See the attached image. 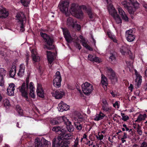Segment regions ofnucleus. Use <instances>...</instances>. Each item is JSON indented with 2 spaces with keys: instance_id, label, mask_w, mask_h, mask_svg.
Returning <instances> with one entry per match:
<instances>
[{
  "instance_id": "42",
  "label": "nucleus",
  "mask_w": 147,
  "mask_h": 147,
  "mask_svg": "<svg viewBox=\"0 0 147 147\" xmlns=\"http://www.w3.org/2000/svg\"><path fill=\"white\" fill-rule=\"evenodd\" d=\"M50 144L51 143L50 142L45 139L44 140L43 144L44 147H49L50 146Z\"/></svg>"
},
{
  "instance_id": "52",
  "label": "nucleus",
  "mask_w": 147,
  "mask_h": 147,
  "mask_svg": "<svg viewBox=\"0 0 147 147\" xmlns=\"http://www.w3.org/2000/svg\"><path fill=\"white\" fill-rule=\"evenodd\" d=\"M138 134L140 135H141L142 134V131L141 130V129L137 130Z\"/></svg>"
},
{
  "instance_id": "53",
  "label": "nucleus",
  "mask_w": 147,
  "mask_h": 147,
  "mask_svg": "<svg viewBox=\"0 0 147 147\" xmlns=\"http://www.w3.org/2000/svg\"><path fill=\"white\" fill-rule=\"evenodd\" d=\"M29 80L28 79H26V82H25V84L27 86L29 87Z\"/></svg>"
},
{
  "instance_id": "31",
  "label": "nucleus",
  "mask_w": 147,
  "mask_h": 147,
  "mask_svg": "<svg viewBox=\"0 0 147 147\" xmlns=\"http://www.w3.org/2000/svg\"><path fill=\"white\" fill-rule=\"evenodd\" d=\"M105 116V115L101 111H100L99 114H97L94 119L95 121H98L102 119Z\"/></svg>"
},
{
  "instance_id": "15",
  "label": "nucleus",
  "mask_w": 147,
  "mask_h": 147,
  "mask_svg": "<svg viewBox=\"0 0 147 147\" xmlns=\"http://www.w3.org/2000/svg\"><path fill=\"white\" fill-rule=\"evenodd\" d=\"M133 31L130 29L125 32V36L128 41L131 42L133 41L135 38V36L133 34Z\"/></svg>"
},
{
  "instance_id": "19",
  "label": "nucleus",
  "mask_w": 147,
  "mask_h": 147,
  "mask_svg": "<svg viewBox=\"0 0 147 147\" xmlns=\"http://www.w3.org/2000/svg\"><path fill=\"white\" fill-rule=\"evenodd\" d=\"M117 9L119 13L121 16L122 19L125 22H128L129 21L128 18L123 10L120 7H118Z\"/></svg>"
},
{
  "instance_id": "46",
  "label": "nucleus",
  "mask_w": 147,
  "mask_h": 147,
  "mask_svg": "<svg viewBox=\"0 0 147 147\" xmlns=\"http://www.w3.org/2000/svg\"><path fill=\"white\" fill-rule=\"evenodd\" d=\"M93 62L99 63L101 62V59L95 56Z\"/></svg>"
},
{
  "instance_id": "2",
  "label": "nucleus",
  "mask_w": 147,
  "mask_h": 147,
  "mask_svg": "<svg viewBox=\"0 0 147 147\" xmlns=\"http://www.w3.org/2000/svg\"><path fill=\"white\" fill-rule=\"evenodd\" d=\"M40 34L41 36L43 39L45 43L44 48L49 50L54 49L55 46L53 45L54 40L53 38L46 33L40 32Z\"/></svg>"
},
{
  "instance_id": "50",
  "label": "nucleus",
  "mask_w": 147,
  "mask_h": 147,
  "mask_svg": "<svg viewBox=\"0 0 147 147\" xmlns=\"http://www.w3.org/2000/svg\"><path fill=\"white\" fill-rule=\"evenodd\" d=\"M113 106L115 108H116V106H117V108H119V104L118 103V102L116 101L115 103L113 104Z\"/></svg>"
},
{
  "instance_id": "45",
  "label": "nucleus",
  "mask_w": 147,
  "mask_h": 147,
  "mask_svg": "<svg viewBox=\"0 0 147 147\" xmlns=\"http://www.w3.org/2000/svg\"><path fill=\"white\" fill-rule=\"evenodd\" d=\"M95 57V56L93 55L90 54H89L88 56V57L89 60L90 61L93 62L94 60Z\"/></svg>"
},
{
  "instance_id": "64",
  "label": "nucleus",
  "mask_w": 147,
  "mask_h": 147,
  "mask_svg": "<svg viewBox=\"0 0 147 147\" xmlns=\"http://www.w3.org/2000/svg\"><path fill=\"white\" fill-rule=\"evenodd\" d=\"M87 49L90 51H92L93 50V49L92 47H90V46Z\"/></svg>"
},
{
  "instance_id": "41",
  "label": "nucleus",
  "mask_w": 147,
  "mask_h": 147,
  "mask_svg": "<svg viewBox=\"0 0 147 147\" xmlns=\"http://www.w3.org/2000/svg\"><path fill=\"white\" fill-rule=\"evenodd\" d=\"M128 51V48L125 46H122L120 49V52L122 55H125Z\"/></svg>"
},
{
  "instance_id": "62",
  "label": "nucleus",
  "mask_w": 147,
  "mask_h": 147,
  "mask_svg": "<svg viewBox=\"0 0 147 147\" xmlns=\"http://www.w3.org/2000/svg\"><path fill=\"white\" fill-rule=\"evenodd\" d=\"M143 118L144 120L145 118L146 117V114H144L143 115H142Z\"/></svg>"
},
{
  "instance_id": "43",
  "label": "nucleus",
  "mask_w": 147,
  "mask_h": 147,
  "mask_svg": "<svg viewBox=\"0 0 147 147\" xmlns=\"http://www.w3.org/2000/svg\"><path fill=\"white\" fill-rule=\"evenodd\" d=\"M143 120L142 115L140 114L138 116L137 119L135 121V122H140Z\"/></svg>"
},
{
  "instance_id": "7",
  "label": "nucleus",
  "mask_w": 147,
  "mask_h": 147,
  "mask_svg": "<svg viewBox=\"0 0 147 147\" xmlns=\"http://www.w3.org/2000/svg\"><path fill=\"white\" fill-rule=\"evenodd\" d=\"M29 88L26 85L25 82H24L18 88L22 96L25 98L27 100H28V95Z\"/></svg>"
},
{
  "instance_id": "61",
  "label": "nucleus",
  "mask_w": 147,
  "mask_h": 147,
  "mask_svg": "<svg viewBox=\"0 0 147 147\" xmlns=\"http://www.w3.org/2000/svg\"><path fill=\"white\" fill-rule=\"evenodd\" d=\"M87 42H83L82 43V45L84 47H85L87 45Z\"/></svg>"
},
{
  "instance_id": "28",
  "label": "nucleus",
  "mask_w": 147,
  "mask_h": 147,
  "mask_svg": "<svg viewBox=\"0 0 147 147\" xmlns=\"http://www.w3.org/2000/svg\"><path fill=\"white\" fill-rule=\"evenodd\" d=\"M82 8L83 10H85L86 11L90 19H91L93 18V14L92 12L91 9L90 8L87 9L85 5H82Z\"/></svg>"
},
{
  "instance_id": "23",
  "label": "nucleus",
  "mask_w": 147,
  "mask_h": 147,
  "mask_svg": "<svg viewBox=\"0 0 147 147\" xmlns=\"http://www.w3.org/2000/svg\"><path fill=\"white\" fill-rule=\"evenodd\" d=\"M29 88L30 89V95L32 98L34 99L35 98V95L34 94V91L35 88L34 86V84L32 82H31L29 83Z\"/></svg>"
},
{
  "instance_id": "11",
  "label": "nucleus",
  "mask_w": 147,
  "mask_h": 147,
  "mask_svg": "<svg viewBox=\"0 0 147 147\" xmlns=\"http://www.w3.org/2000/svg\"><path fill=\"white\" fill-rule=\"evenodd\" d=\"M109 13L115 19L117 24H119L122 22V20L119 15L117 14V11L113 7L111 8L109 10Z\"/></svg>"
},
{
  "instance_id": "6",
  "label": "nucleus",
  "mask_w": 147,
  "mask_h": 147,
  "mask_svg": "<svg viewBox=\"0 0 147 147\" xmlns=\"http://www.w3.org/2000/svg\"><path fill=\"white\" fill-rule=\"evenodd\" d=\"M81 87L83 92L86 95H90L93 89V86L87 82L83 84Z\"/></svg>"
},
{
  "instance_id": "44",
  "label": "nucleus",
  "mask_w": 147,
  "mask_h": 147,
  "mask_svg": "<svg viewBox=\"0 0 147 147\" xmlns=\"http://www.w3.org/2000/svg\"><path fill=\"white\" fill-rule=\"evenodd\" d=\"M79 38L81 39L80 42H82V43L88 42V40L86 39L82 35H80L79 36Z\"/></svg>"
},
{
  "instance_id": "34",
  "label": "nucleus",
  "mask_w": 147,
  "mask_h": 147,
  "mask_svg": "<svg viewBox=\"0 0 147 147\" xmlns=\"http://www.w3.org/2000/svg\"><path fill=\"white\" fill-rule=\"evenodd\" d=\"M16 110L20 116L23 115V110L19 105H18L16 106Z\"/></svg>"
},
{
  "instance_id": "35",
  "label": "nucleus",
  "mask_w": 147,
  "mask_h": 147,
  "mask_svg": "<svg viewBox=\"0 0 147 147\" xmlns=\"http://www.w3.org/2000/svg\"><path fill=\"white\" fill-rule=\"evenodd\" d=\"M109 59L112 64L115 63L117 62L116 55L113 54H111Z\"/></svg>"
},
{
  "instance_id": "22",
  "label": "nucleus",
  "mask_w": 147,
  "mask_h": 147,
  "mask_svg": "<svg viewBox=\"0 0 147 147\" xmlns=\"http://www.w3.org/2000/svg\"><path fill=\"white\" fill-rule=\"evenodd\" d=\"M36 92L37 96L39 97L42 98L45 97L43 89L40 85H37Z\"/></svg>"
},
{
  "instance_id": "8",
  "label": "nucleus",
  "mask_w": 147,
  "mask_h": 147,
  "mask_svg": "<svg viewBox=\"0 0 147 147\" xmlns=\"http://www.w3.org/2000/svg\"><path fill=\"white\" fill-rule=\"evenodd\" d=\"M54 78L53 80V85L55 87L59 88L61 86V83L62 80L60 72L57 71Z\"/></svg>"
},
{
  "instance_id": "12",
  "label": "nucleus",
  "mask_w": 147,
  "mask_h": 147,
  "mask_svg": "<svg viewBox=\"0 0 147 147\" xmlns=\"http://www.w3.org/2000/svg\"><path fill=\"white\" fill-rule=\"evenodd\" d=\"M60 119L63 121V122L66 126V131L69 132H71L74 131V127L71 124V123L65 116H62L60 118Z\"/></svg>"
},
{
  "instance_id": "24",
  "label": "nucleus",
  "mask_w": 147,
  "mask_h": 147,
  "mask_svg": "<svg viewBox=\"0 0 147 147\" xmlns=\"http://www.w3.org/2000/svg\"><path fill=\"white\" fill-rule=\"evenodd\" d=\"M9 15L8 11L4 8H0V18H5L7 17Z\"/></svg>"
},
{
  "instance_id": "26",
  "label": "nucleus",
  "mask_w": 147,
  "mask_h": 147,
  "mask_svg": "<svg viewBox=\"0 0 147 147\" xmlns=\"http://www.w3.org/2000/svg\"><path fill=\"white\" fill-rule=\"evenodd\" d=\"M16 17L20 22L21 24L20 28L22 29L24 28V18L22 17L20 13H17L16 16Z\"/></svg>"
},
{
  "instance_id": "60",
  "label": "nucleus",
  "mask_w": 147,
  "mask_h": 147,
  "mask_svg": "<svg viewBox=\"0 0 147 147\" xmlns=\"http://www.w3.org/2000/svg\"><path fill=\"white\" fill-rule=\"evenodd\" d=\"M125 130L126 131H129V132H130L131 130V129H129L128 127H126L125 128Z\"/></svg>"
},
{
  "instance_id": "54",
  "label": "nucleus",
  "mask_w": 147,
  "mask_h": 147,
  "mask_svg": "<svg viewBox=\"0 0 147 147\" xmlns=\"http://www.w3.org/2000/svg\"><path fill=\"white\" fill-rule=\"evenodd\" d=\"M141 81H142V79L141 78H140V79L139 78V79L138 80V82L137 83V86L138 87L140 85L141 83Z\"/></svg>"
},
{
  "instance_id": "20",
  "label": "nucleus",
  "mask_w": 147,
  "mask_h": 147,
  "mask_svg": "<svg viewBox=\"0 0 147 147\" xmlns=\"http://www.w3.org/2000/svg\"><path fill=\"white\" fill-rule=\"evenodd\" d=\"M15 85L13 83H10L8 87L7 92L9 95L12 96L14 94Z\"/></svg>"
},
{
  "instance_id": "48",
  "label": "nucleus",
  "mask_w": 147,
  "mask_h": 147,
  "mask_svg": "<svg viewBox=\"0 0 147 147\" xmlns=\"http://www.w3.org/2000/svg\"><path fill=\"white\" fill-rule=\"evenodd\" d=\"M100 133H98V136H97L96 137L97 139L100 140H101L103 139L104 136L103 134H100Z\"/></svg>"
},
{
  "instance_id": "58",
  "label": "nucleus",
  "mask_w": 147,
  "mask_h": 147,
  "mask_svg": "<svg viewBox=\"0 0 147 147\" xmlns=\"http://www.w3.org/2000/svg\"><path fill=\"white\" fill-rule=\"evenodd\" d=\"M0 55L2 56H4L5 55V53L4 51H0Z\"/></svg>"
},
{
  "instance_id": "36",
  "label": "nucleus",
  "mask_w": 147,
  "mask_h": 147,
  "mask_svg": "<svg viewBox=\"0 0 147 147\" xmlns=\"http://www.w3.org/2000/svg\"><path fill=\"white\" fill-rule=\"evenodd\" d=\"M70 144V142L69 141H65L63 142L62 140L61 142L59 147H68L69 145Z\"/></svg>"
},
{
  "instance_id": "13",
  "label": "nucleus",
  "mask_w": 147,
  "mask_h": 147,
  "mask_svg": "<svg viewBox=\"0 0 147 147\" xmlns=\"http://www.w3.org/2000/svg\"><path fill=\"white\" fill-rule=\"evenodd\" d=\"M69 5V2L67 1H64L63 3H60L58 7L63 13L67 15L69 13L68 7Z\"/></svg>"
},
{
  "instance_id": "56",
  "label": "nucleus",
  "mask_w": 147,
  "mask_h": 147,
  "mask_svg": "<svg viewBox=\"0 0 147 147\" xmlns=\"http://www.w3.org/2000/svg\"><path fill=\"white\" fill-rule=\"evenodd\" d=\"M110 93L112 95L113 97H115L116 96V94H115L114 93V92L112 91L111 92H110Z\"/></svg>"
},
{
  "instance_id": "39",
  "label": "nucleus",
  "mask_w": 147,
  "mask_h": 147,
  "mask_svg": "<svg viewBox=\"0 0 147 147\" xmlns=\"http://www.w3.org/2000/svg\"><path fill=\"white\" fill-rule=\"evenodd\" d=\"M31 0H20V2L24 7H27Z\"/></svg>"
},
{
  "instance_id": "27",
  "label": "nucleus",
  "mask_w": 147,
  "mask_h": 147,
  "mask_svg": "<svg viewBox=\"0 0 147 147\" xmlns=\"http://www.w3.org/2000/svg\"><path fill=\"white\" fill-rule=\"evenodd\" d=\"M47 53L48 60L49 63L51 64L54 60L53 55L50 51H47Z\"/></svg>"
},
{
  "instance_id": "51",
  "label": "nucleus",
  "mask_w": 147,
  "mask_h": 147,
  "mask_svg": "<svg viewBox=\"0 0 147 147\" xmlns=\"http://www.w3.org/2000/svg\"><path fill=\"white\" fill-rule=\"evenodd\" d=\"M129 119V117L127 116H124L122 118V119L124 121H126Z\"/></svg>"
},
{
  "instance_id": "57",
  "label": "nucleus",
  "mask_w": 147,
  "mask_h": 147,
  "mask_svg": "<svg viewBox=\"0 0 147 147\" xmlns=\"http://www.w3.org/2000/svg\"><path fill=\"white\" fill-rule=\"evenodd\" d=\"M127 134L126 133L124 132V135L122 138H124L125 139H126L127 138Z\"/></svg>"
},
{
  "instance_id": "16",
  "label": "nucleus",
  "mask_w": 147,
  "mask_h": 147,
  "mask_svg": "<svg viewBox=\"0 0 147 147\" xmlns=\"http://www.w3.org/2000/svg\"><path fill=\"white\" fill-rule=\"evenodd\" d=\"M52 94L56 99H59L63 97L65 94V93L62 90H58L52 93Z\"/></svg>"
},
{
  "instance_id": "4",
  "label": "nucleus",
  "mask_w": 147,
  "mask_h": 147,
  "mask_svg": "<svg viewBox=\"0 0 147 147\" xmlns=\"http://www.w3.org/2000/svg\"><path fill=\"white\" fill-rule=\"evenodd\" d=\"M69 12L78 18H82L83 14L82 11L80 9H78V5L75 3L71 4Z\"/></svg>"
},
{
  "instance_id": "29",
  "label": "nucleus",
  "mask_w": 147,
  "mask_h": 147,
  "mask_svg": "<svg viewBox=\"0 0 147 147\" xmlns=\"http://www.w3.org/2000/svg\"><path fill=\"white\" fill-rule=\"evenodd\" d=\"M101 82L103 86H107L108 85V81L107 78L103 74L101 75Z\"/></svg>"
},
{
  "instance_id": "1",
  "label": "nucleus",
  "mask_w": 147,
  "mask_h": 147,
  "mask_svg": "<svg viewBox=\"0 0 147 147\" xmlns=\"http://www.w3.org/2000/svg\"><path fill=\"white\" fill-rule=\"evenodd\" d=\"M133 0H125L121 2L122 5L130 14H133L139 7L138 3L137 2H133Z\"/></svg>"
},
{
  "instance_id": "18",
  "label": "nucleus",
  "mask_w": 147,
  "mask_h": 147,
  "mask_svg": "<svg viewBox=\"0 0 147 147\" xmlns=\"http://www.w3.org/2000/svg\"><path fill=\"white\" fill-rule=\"evenodd\" d=\"M58 109H60L59 111L63 112L64 111H66L68 110L69 106L66 103L61 101L58 105Z\"/></svg>"
},
{
  "instance_id": "47",
  "label": "nucleus",
  "mask_w": 147,
  "mask_h": 147,
  "mask_svg": "<svg viewBox=\"0 0 147 147\" xmlns=\"http://www.w3.org/2000/svg\"><path fill=\"white\" fill-rule=\"evenodd\" d=\"M74 45L79 50L81 49V46L79 43L77 42H76L74 43Z\"/></svg>"
},
{
  "instance_id": "55",
  "label": "nucleus",
  "mask_w": 147,
  "mask_h": 147,
  "mask_svg": "<svg viewBox=\"0 0 147 147\" xmlns=\"http://www.w3.org/2000/svg\"><path fill=\"white\" fill-rule=\"evenodd\" d=\"M136 129H141V127L140 125L139 124H137L136 125Z\"/></svg>"
},
{
  "instance_id": "30",
  "label": "nucleus",
  "mask_w": 147,
  "mask_h": 147,
  "mask_svg": "<svg viewBox=\"0 0 147 147\" xmlns=\"http://www.w3.org/2000/svg\"><path fill=\"white\" fill-rule=\"evenodd\" d=\"M32 57L33 60L35 62H38L40 61V57L36 54V52L34 53L33 50L31 51Z\"/></svg>"
},
{
  "instance_id": "40",
  "label": "nucleus",
  "mask_w": 147,
  "mask_h": 147,
  "mask_svg": "<svg viewBox=\"0 0 147 147\" xmlns=\"http://www.w3.org/2000/svg\"><path fill=\"white\" fill-rule=\"evenodd\" d=\"M3 104L4 106L7 109H8L9 108L10 106V104L9 101L7 99L5 98L3 100Z\"/></svg>"
},
{
  "instance_id": "9",
  "label": "nucleus",
  "mask_w": 147,
  "mask_h": 147,
  "mask_svg": "<svg viewBox=\"0 0 147 147\" xmlns=\"http://www.w3.org/2000/svg\"><path fill=\"white\" fill-rule=\"evenodd\" d=\"M51 129L59 134L58 136L62 135L63 137H67L68 136L66 134L67 132L65 128H62L60 126H54L51 128Z\"/></svg>"
},
{
  "instance_id": "5",
  "label": "nucleus",
  "mask_w": 147,
  "mask_h": 147,
  "mask_svg": "<svg viewBox=\"0 0 147 147\" xmlns=\"http://www.w3.org/2000/svg\"><path fill=\"white\" fill-rule=\"evenodd\" d=\"M66 24L69 28L76 29L78 31L81 30V26L77 23V21L71 17H69L67 19Z\"/></svg>"
},
{
  "instance_id": "63",
  "label": "nucleus",
  "mask_w": 147,
  "mask_h": 147,
  "mask_svg": "<svg viewBox=\"0 0 147 147\" xmlns=\"http://www.w3.org/2000/svg\"><path fill=\"white\" fill-rule=\"evenodd\" d=\"M125 139L124 138H121V140L122 143H123L124 142L126 141V140H125Z\"/></svg>"
},
{
  "instance_id": "59",
  "label": "nucleus",
  "mask_w": 147,
  "mask_h": 147,
  "mask_svg": "<svg viewBox=\"0 0 147 147\" xmlns=\"http://www.w3.org/2000/svg\"><path fill=\"white\" fill-rule=\"evenodd\" d=\"M78 142H75L73 146V147H78Z\"/></svg>"
},
{
  "instance_id": "10",
  "label": "nucleus",
  "mask_w": 147,
  "mask_h": 147,
  "mask_svg": "<svg viewBox=\"0 0 147 147\" xmlns=\"http://www.w3.org/2000/svg\"><path fill=\"white\" fill-rule=\"evenodd\" d=\"M69 136H68L67 137H63L62 135L58 136L57 138H54L52 140V147H59V145L62 140L64 139L68 140Z\"/></svg>"
},
{
  "instance_id": "17",
  "label": "nucleus",
  "mask_w": 147,
  "mask_h": 147,
  "mask_svg": "<svg viewBox=\"0 0 147 147\" xmlns=\"http://www.w3.org/2000/svg\"><path fill=\"white\" fill-rule=\"evenodd\" d=\"M62 29L64 37L66 40L67 42L70 43L71 40V37L70 32L67 28H62Z\"/></svg>"
},
{
  "instance_id": "21",
  "label": "nucleus",
  "mask_w": 147,
  "mask_h": 147,
  "mask_svg": "<svg viewBox=\"0 0 147 147\" xmlns=\"http://www.w3.org/2000/svg\"><path fill=\"white\" fill-rule=\"evenodd\" d=\"M6 70L3 68H1L0 69V86H3L4 85V82L3 80V76L6 75Z\"/></svg>"
},
{
  "instance_id": "25",
  "label": "nucleus",
  "mask_w": 147,
  "mask_h": 147,
  "mask_svg": "<svg viewBox=\"0 0 147 147\" xmlns=\"http://www.w3.org/2000/svg\"><path fill=\"white\" fill-rule=\"evenodd\" d=\"M102 102L103 104L102 105L103 110L106 112H109L111 110V108L108 107V104L107 101L105 99H103Z\"/></svg>"
},
{
  "instance_id": "32",
  "label": "nucleus",
  "mask_w": 147,
  "mask_h": 147,
  "mask_svg": "<svg viewBox=\"0 0 147 147\" xmlns=\"http://www.w3.org/2000/svg\"><path fill=\"white\" fill-rule=\"evenodd\" d=\"M16 73V68L15 66H13L12 68L9 71V76L12 78H13Z\"/></svg>"
},
{
  "instance_id": "33",
  "label": "nucleus",
  "mask_w": 147,
  "mask_h": 147,
  "mask_svg": "<svg viewBox=\"0 0 147 147\" xmlns=\"http://www.w3.org/2000/svg\"><path fill=\"white\" fill-rule=\"evenodd\" d=\"M62 117H60L57 120L55 119H53L51 121V124L53 125H57L63 122V121L60 119V118Z\"/></svg>"
},
{
  "instance_id": "38",
  "label": "nucleus",
  "mask_w": 147,
  "mask_h": 147,
  "mask_svg": "<svg viewBox=\"0 0 147 147\" xmlns=\"http://www.w3.org/2000/svg\"><path fill=\"white\" fill-rule=\"evenodd\" d=\"M35 147H44L42 143L40 140L36 139L35 140Z\"/></svg>"
},
{
  "instance_id": "3",
  "label": "nucleus",
  "mask_w": 147,
  "mask_h": 147,
  "mask_svg": "<svg viewBox=\"0 0 147 147\" xmlns=\"http://www.w3.org/2000/svg\"><path fill=\"white\" fill-rule=\"evenodd\" d=\"M75 121L74 125L77 130H81L82 128L83 124H81L84 122L85 118L80 113L76 111L75 112V116L74 117Z\"/></svg>"
},
{
  "instance_id": "37",
  "label": "nucleus",
  "mask_w": 147,
  "mask_h": 147,
  "mask_svg": "<svg viewBox=\"0 0 147 147\" xmlns=\"http://www.w3.org/2000/svg\"><path fill=\"white\" fill-rule=\"evenodd\" d=\"M25 67V66L23 64H21L20 65V69L18 72V75L20 76V74L22 75L24 74V72Z\"/></svg>"
},
{
  "instance_id": "14",
  "label": "nucleus",
  "mask_w": 147,
  "mask_h": 147,
  "mask_svg": "<svg viewBox=\"0 0 147 147\" xmlns=\"http://www.w3.org/2000/svg\"><path fill=\"white\" fill-rule=\"evenodd\" d=\"M106 71L107 75L109 76V78L111 80H115V81H117V77L115 71L110 67H106Z\"/></svg>"
},
{
  "instance_id": "49",
  "label": "nucleus",
  "mask_w": 147,
  "mask_h": 147,
  "mask_svg": "<svg viewBox=\"0 0 147 147\" xmlns=\"http://www.w3.org/2000/svg\"><path fill=\"white\" fill-rule=\"evenodd\" d=\"M140 147H147V142L143 141L141 144Z\"/></svg>"
}]
</instances>
